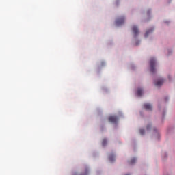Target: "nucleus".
I'll use <instances>...</instances> for the list:
<instances>
[{
    "label": "nucleus",
    "mask_w": 175,
    "mask_h": 175,
    "mask_svg": "<svg viewBox=\"0 0 175 175\" xmlns=\"http://www.w3.org/2000/svg\"><path fill=\"white\" fill-rule=\"evenodd\" d=\"M137 94L138 95V96H142V95H143V90L138 89L137 91Z\"/></svg>",
    "instance_id": "8"
},
{
    "label": "nucleus",
    "mask_w": 175,
    "mask_h": 175,
    "mask_svg": "<svg viewBox=\"0 0 175 175\" xmlns=\"http://www.w3.org/2000/svg\"><path fill=\"white\" fill-rule=\"evenodd\" d=\"M109 159L111 162H113L114 161V155H110Z\"/></svg>",
    "instance_id": "11"
},
{
    "label": "nucleus",
    "mask_w": 175,
    "mask_h": 175,
    "mask_svg": "<svg viewBox=\"0 0 175 175\" xmlns=\"http://www.w3.org/2000/svg\"><path fill=\"white\" fill-rule=\"evenodd\" d=\"M107 144V139H103L102 141V146L103 147H105Z\"/></svg>",
    "instance_id": "10"
},
{
    "label": "nucleus",
    "mask_w": 175,
    "mask_h": 175,
    "mask_svg": "<svg viewBox=\"0 0 175 175\" xmlns=\"http://www.w3.org/2000/svg\"><path fill=\"white\" fill-rule=\"evenodd\" d=\"M109 122L112 124H117V121H118V118L116 116H111L108 118Z\"/></svg>",
    "instance_id": "2"
},
{
    "label": "nucleus",
    "mask_w": 175,
    "mask_h": 175,
    "mask_svg": "<svg viewBox=\"0 0 175 175\" xmlns=\"http://www.w3.org/2000/svg\"><path fill=\"white\" fill-rule=\"evenodd\" d=\"M132 31L134 33L135 37L139 35V29L137 26H133L132 28Z\"/></svg>",
    "instance_id": "5"
},
{
    "label": "nucleus",
    "mask_w": 175,
    "mask_h": 175,
    "mask_svg": "<svg viewBox=\"0 0 175 175\" xmlns=\"http://www.w3.org/2000/svg\"><path fill=\"white\" fill-rule=\"evenodd\" d=\"M155 59L151 58L150 60V72L152 73H155Z\"/></svg>",
    "instance_id": "1"
},
{
    "label": "nucleus",
    "mask_w": 175,
    "mask_h": 175,
    "mask_svg": "<svg viewBox=\"0 0 175 175\" xmlns=\"http://www.w3.org/2000/svg\"><path fill=\"white\" fill-rule=\"evenodd\" d=\"M139 133H140V135H144V133H145L144 129H140Z\"/></svg>",
    "instance_id": "12"
},
{
    "label": "nucleus",
    "mask_w": 175,
    "mask_h": 175,
    "mask_svg": "<svg viewBox=\"0 0 175 175\" xmlns=\"http://www.w3.org/2000/svg\"><path fill=\"white\" fill-rule=\"evenodd\" d=\"M152 31H154V29H151L150 30H148L146 33H145V38H147L148 36V35H150V33H151L152 32Z\"/></svg>",
    "instance_id": "7"
},
{
    "label": "nucleus",
    "mask_w": 175,
    "mask_h": 175,
    "mask_svg": "<svg viewBox=\"0 0 175 175\" xmlns=\"http://www.w3.org/2000/svg\"><path fill=\"white\" fill-rule=\"evenodd\" d=\"M136 162V158H133L130 161H129V165H133V163H135Z\"/></svg>",
    "instance_id": "9"
},
{
    "label": "nucleus",
    "mask_w": 175,
    "mask_h": 175,
    "mask_svg": "<svg viewBox=\"0 0 175 175\" xmlns=\"http://www.w3.org/2000/svg\"><path fill=\"white\" fill-rule=\"evenodd\" d=\"M144 109H145V110H152V106L149 103H145L144 105Z\"/></svg>",
    "instance_id": "6"
},
{
    "label": "nucleus",
    "mask_w": 175,
    "mask_h": 175,
    "mask_svg": "<svg viewBox=\"0 0 175 175\" xmlns=\"http://www.w3.org/2000/svg\"><path fill=\"white\" fill-rule=\"evenodd\" d=\"M124 23H125V18H124V17L119 18L116 21V24L118 26L122 25V24H124Z\"/></svg>",
    "instance_id": "3"
},
{
    "label": "nucleus",
    "mask_w": 175,
    "mask_h": 175,
    "mask_svg": "<svg viewBox=\"0 0 175 175\" xmlns=\"http://www.w3.org/2000/svg\"><path fill=\"white\" fill-rule=\"evenodd\" d=\"M146 129H147V131H150L151 129V125L148 124L146 126Z\"/></svg>",
    "instance_id": "13"
},
{
    "label": "nucleus",
    "mask_w": 175,
    "mask_h": 175,
    "mask_svg": "<svg viewBox=\"0 0 175 175\" xmlns=\"http://www.w3.org/2000/svg\"><path fill=\"white\" fill-rule=\"evenodd\" d=\"M164 81L165 80L163 79H159L158 81L154 82V85H156V87H161V85L163 84Z\"/></svg>",
    "instance_id": "4"
},
{
    "label": "nucleus",
    "mask_w": 175,
    "mask_h": 175,
    "mask_svg": "<svg viewBox=\"0 0 175 175\" xmlns=\"http://www.w3.org/2000/svg\"><path fill=\"white\" fill-rule=\"evenodd\" d=\"M165 100H167V98H165Z\"/></svg>",
    "instance_id": "14"
}]
</instances>
